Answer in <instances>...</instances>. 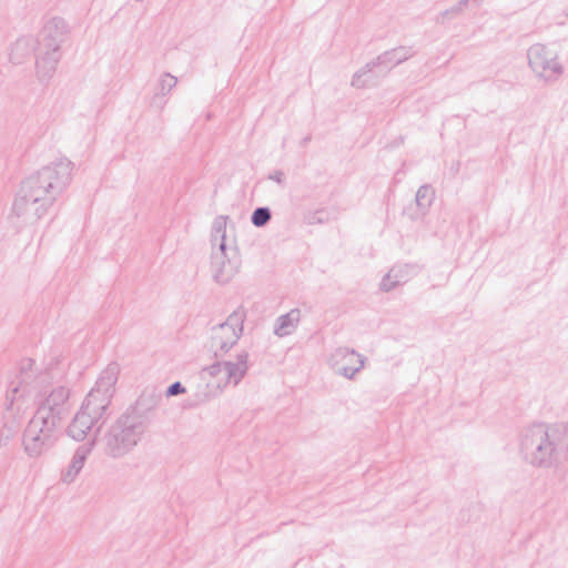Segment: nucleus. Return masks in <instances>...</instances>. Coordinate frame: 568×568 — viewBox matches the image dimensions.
I'll return each mask as SVG.
<instances>
[{"label": "nucleus", "mask_w": 568, "mask_h": 568, "mask_svg": "<svg viewBox=\"0 0 568 568\" xmlns=\"http://www.w3.org/2000/svg\"><path fill=\"white\" fill-rule=\"evenodd\" d=\"M329 369L337 376L354 379L365 366V357L348 347H338L327 357Z\"/></svg>", "instance_id": "obj_12"}, {"label": "nucleus", "mask_w": 568, "mask_h": 568, "mask_svg": "<svg viewBox=\"0 0 568 568\" xmlns=\"http://www.w3.org/2000/svg\"><path fill=\"white\" fill-rule=\"evenodd\" d=\"M467 2H468V0H463L462 4H466Z\"/></svg>", "instance_id": "obj_28"}, {"label": "nucleus", "mask_w": 568, "mask_h": 568, "mask_svg": "<svg viewBox=\"0 0 568 568\" xmlns=\"http://www.w3.org/2000/svg\"><path fill=\"white\" fill-rule=\"evenodd\" d=\"M301 322V311L293 308L286 314L278 316L273 326V333L277 337H286L293 334Z\"/></svg>", "instance_id": "obj_19"}, {"label": "nucleus", "mask_w": 568, "mask_h": 568, "mask_svg": "<svg viewBox=\"0 0 568 568\" xmlns=\"http://www.w3.org/2000/svg\"><path fill=\"white\" fill-rule=\"evenodd\" d=\"M36 39L31 37L19 38L10 48L9 61L14 65L26 63L36 50Z\"/></svg>", "instance_id": "obj_18"}, {"label": "nucleus", "mask_w": 568, "mask_h": 568, "mask_svg": "<svg viewBox=\"0 0 568 568\" xmlns=\"http://www.w3.org/2000/svg\"><path fill=\"white\" fill-rule=\"evenodd\" d=\"M271 220V211L268 207H257L251 217L252 223L257 226H264Z\"/></svg>", "instance_id": "obj_25"}, {"label": "nucleus", "mask_w": 568, "mask_h": 568, "mask_svg": "<svg viewBox=\"0 0 568 568\" xmlns=\"http://www.w3.org/2000/svg\"><path fill=\"white\" fill-rule=\"evenodd\" d=\"M69 33L67 21L60 17H53L45 21L38 39V48H47L60 51Z\"/></svg>", "instance_id": "obj_13"}, {"label": "nucleus", "mask_w": 568, "mask_h": 568, "mask_svg": "<svg viewBox=\"0 0 568 568\" xmlns=\"http://www.w3.org/2000/svg\"><path fill=\"white\" fill-rule=\"evenodd\" d=\"M227 216L220 215L216 216L212 224V247L217 246L221 243L224 244H234L232 241H229L226 237V225H227Z\"/></svg>", "instance_id": "obj_23"}, {"label": "nucleus", "mask_w": 568, "mask_h": 568, "mask_svg": "<svg viewBox=\"0 0 568 568\" xmlns=\"http://www.w3.org/2000/svg\"><path fill=\"white\" fill-rule=\"evenodd\" d=\"M186 392L185 387L180 383L175 382L172 385H170L166 389V396H176L180 394H184Z\"/></svg>", "instance_id": "obj_26"}, {"label": "nucleus", "mask_w": 568, "mask_h": 568, "mask_svg": "<svg viewBox=\"0 0 568 568\" xmlns=\"http://www.w3.org/2000/svg\"><path fill=\"white\" fill-rule=\"evenodd\" d=\"M566 427L560 424H534L524 429L520 452L525 460L539 468L558 465L565 452Z\"/></svg>", "instance_id": "obj_2"}, {"label": "nucleus", "mask_w": 568, "mask_h": 568, "mask_svg": "<svg viewBox=\"0 0 568 568\" xmlns=\"http://www.w3.org/2000/svg\"><path fill=\"white\" fill-rule=\"evenodd\" d=\"M435 200V191L430 185H422L415 194L416 212L415 217H423L426 215Z\"/></svg>", "instance_id": "obj_21"}, {"label": "nucleus", "mask_w": 568, "mask_h": 568, "mask_svg": "<svg viewBox=\"0 0 568 568\" xmlns=\"http://www.w3.org/2000/svg\"><path fill=\"white\" fill-rule=\"evenodd\" d=\"M62 371L33 358L20 362L10 378L2 407L6 422L18 424L38 399L36 414L61 424L71 408V389L59 382Z\"/></svg>", "instance_id": "obj_1"}, {"label": "nucleus", "mask_w": 568, "mask_h": 568, "mask_svg": "<svg viewBox=\"0 0 568 568\" xmlns=\"http://www.w3.org/2000/svg\"><path fill=\"white\" fill-rule=\"evenodd\" d=\"M60 425L34 413L22 434L24 454L36 459L50 450L59 439Z\"/></svg>", "instance_id": "obj_5"}, {"label": "nucleus", "mask_w": 568, "mask_h": 568, "mask_svg": "<svg viewBox=\"0 0 568 568\" xmlns=\"http://www.w3.org/2000/svg\"><path fill=\"white\" fill-rule=\"evenodd\" d=\"M268 179H270L271 181L276 182L277 184H283V183H284V181H285V174H284V172H283V171L277 170V171L272 172V173L268 175Z\"/></svg>", "instance_id": "obj_27"}, {"label": "nucleus", "mask_w": 568, "mask_h": 568, "mask_svg": "<svg viewBox=\"0 0 568 568\" xmlns=\"http://www.w3.org/2000/svg\"><path fill=\"white\" fill-rule=\"evenodd\" d=\"M98 422L99 420L97 418H93V416L89 414V410L82 409L80 407V409L69 424L67 428V434L72 439L77 442H82L85 439L90 430Z\"/></svg>", "instance_id": "obj_17"}, {"label": "nucleus", "mask_w": 568, "mask_h": 568, "mask_svg": "<svg viewBox=\"0 0 568 568\" xmlns=\"http://www.w3.org/2000/svg\"><path fill=\"white\" fill-rule=\"evenodd\" d=\"M414 55V51L408 47H398L394 48L389 51H386L378 55L374 61V63L378 67H384L386 69H390Z\"/></svg>", "instance_id": "obj_20"}, {"label": "nucleus", "mask_w": 568, "mask_h": 568, "mask_svg": "<svg viewBox=\"0 0 568 568\" xmlns=\"http://www.w3.org/2000/svg\"><path fill=\"white\" fill-rule=\"evenodd\" d=\"M53 202L42 191L24 180L12 204V214L23 224L32 225L41 220Z\"/></svg>", "instance_id": "obj_7"}, {"label": "nucleus", "mask_w": 568, "mask_h": 568, "mask_svg": "<svg viewBox=\"0 0 568 568\" xmlns=\"http://www.w3.org/2000/svg\"><path fill=\"white\" fill-rule=\"evenodd\" d=\"M61 54L58 50L39 48L36 57V75L40 81H47L54 74Z\"/></svg>", "instance_id": "obj_16"}, {"label": "nucleus", "mask_w": 568, "mask_h": 568, "mask_svg": "<svg viewBox=\"0 0 568 568\" xmlns=\"http://www.w3.org/2000/svg\"><path fill=\"white\" fill-rule=\"evenodd\" d=\"M377 68L374 61L367 62L358 69L351 79V85L355 89H366L374 85L373 71Z\"/></svg>", "instance_id": "obj_22"}, {"label": "nucleus", "mask_w": 568, "mask_h": 568, "mask_svg": "<svg viewBox=\"0 0 568 568\" xmlns=\"http://www.w3.org/2000/svg\"><path fill=\"white\" fill-rule=\"evenodd\" d=\"M241 257L235 244L221 243L212 247L211 274L219 284L230 283L239 273Z\"/></svg>", "instance_id": "obj_11"}, {"label": "nucleus", "mask_w": 568, "mask_h": 568, "mask_svg": "<svg viewBox=\"0 0 568 568\" xmlns=\"http://www.w3.org/2000/svg\"><path fill=\"white\" fill-rule=\"evenodd\" d=\"M73 163L65 159H58L43 166L26 180L52 202L65 190L72 180Z\"/></svg>", "instance_id": "obj_6"}, {"label": "nucleus", "mask_w": 568, "mask_h": 568, "mask_svg": "<svg viewBox=\"0 0 568 568\" xmlns=\"http://www.w3.org/2000/svg\"><path fill=\"white\" fill-rule=\"evenodd\" d=\"M178 84V78L170 74L164 73L160 77L158 81V92L156 95H166L169 94Z\"/></svg>", "instance_id": "obj_24"}, {"label": "nucleus", "mask_w": 568, "mask_h": 568, "mask_svg": "<svg viewBox=\"0 0 568 568\" xmlns=\"http://www.w3.org/2000/svg\"><path fill=\"white\" fill-rule=\"evenodd\" d=\"M94 436L87 444L80 445L73 453L68 465L61 470L60 479L63 484L70 485L73 484L81 470L83 469L88 457L91 455L93 447L95 445Z\"/></svg>", "instance_id": "obj_15"}, {"label": "nucleus", "mask_w": 568, "mask_h": 568, "mask_svg": "<svg viewBox=\"0 0 568 568\" xmlns=\"http://www.w3.org/2000/svg\"><path fill=\"white\" fill-rule=\"evenodd\" d=\"M419 272V267L417 264L413 263H397L394 264L388 272L382 277L379 282V290L382 292L388 293L395 290L398 285H402L414 276H416Z\"/></svg>", "instance_id": "obj_14"}, {"label": "nucleus", "mask_w": 568, "mask_h": 568, "mask_svg": "<svg viewBox=\"0 0 568 568\" xmlns=\"http://www.w3.org/2000/svg\"><path fill=\"white\" fill-rule=\"evenodd\" d=\"M116 379V367H106L99 376L95 386L87 395L85 399L81 405V408L89 410V414L93 416V418H97L98 420L102 418L104 412L110 405Z\"/></svg>", "instance_id": "obj_10"}, {"label": "nucleus", "mask_w": 568, "mask_h": 568, "mask_svg": "<svg viewBox=\"0 0 568 568\" xmlns=\"http://www.w3.org/2000/svg\"><path fill=\"white\" fill-rule=\"evenodd\" d=\"M145 430L144 420L136 415H122L104 436L105 453L119 458L129 454L141 440Z\"/></svg>", "instance_id": "obj_4"}, {"label": "nucleus", "mask_w": 568, "mask_h": 568, "mask_svg": "<svg viewBox=\"0 0 568 568\" xmlns=\"http://www.w3.org/2000/svg\"><path fill=\"white\" fill-rule=\"evenodd\" d=\"M527 60L536 78L546 83L557 81L565 73L558 52L544 43L530 45L527 50Z\"/></svg>", "instance_id": "obj_9"}, {"label": "nucleus", "mask_w": 568, "mask_h": 568, "mask_svg": "<svg viewBox=\"0 0 568 568\" xmlns=\"http://www.w3.org/2000/svg\"><path fill=\"white\" fill-rule=\"evenodd\" d=\"M247 312L243 306L236 307L223 323L212 326L210 347L215 356L226 354L234 347L243 334Z\"/></svg>", "instance_id": "obj_8"}, {"label": "nucleus", "mask_w": 568, "mask_h": 568, "mask_svg": "<svg viewBox=\"0 0 568 568\" xmlns=\"http://www.w3.org/2000/svg\"><path fill=\"white\" fill-rule=\"evenodd\" d=\"M248 352L243 349L232 358L203 367L200 371V379L204 385L205 396L216 397L227 386L239 385L248 371Z\"/></svg>", "instance_id": "obj_3"}]
</instances>
